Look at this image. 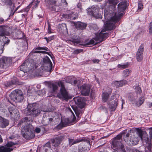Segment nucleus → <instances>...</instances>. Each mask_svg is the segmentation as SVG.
Listing matches in <instances>:
<instances>
[{
	"mask_svg": "<svg viewBox=\"0 0 152 152\" xmlns=\"http://www.w3.org/2000/svg\"><path fill=\"white\" fill-rule=\"evenodd\" d=\"M118 3L117 0H109V7L104 10L105 18L108 21L104 29L99 34H96L94 39L96 41L101 42L106 39L109 36V34L104 33L106 31L114 29L116 27L115 23L119 21L121 17L123 15V13L117 14L115 12L116 6Z\"/></svg>",
	"mask_w": 152,
	"mask_h": 152,
	"instance_id": "f257e3e1",
	"label": "nucleus"
},
{
	"mask_svg": "<svg viewBox=\"0 0 152 152\" xmlns=\"http://www.w3.org/2000/svg\"><path fill=\"white\" fill-rule=\"evenodd\" d=\"M58 86L61 88L60 93L57 94V97L63 100H67L70 98L68 92L66 90L64 86V82L62 81L58 82V83H53L49 85L50 90L51 92H56L58 89Z\"/></svg>",
	"mask_w": 152,
	"mask_h": 152,
	"instance_id": "f03ea898",
	"label": "nucleus"
},
{
	"mask_svg": "<svg viewBox=\"0 0 152 152\" xmlns=\"http://www.w3.org/2000/svg\"><path fill=\"white\" fill-rule=\"evenodd\" d=\"M111 91L108 93L107 92H104L102 94V99L104 102H106L107 101V104L110 106V107L111 110L114 111L115 110L118 105V100L117 98H115V94L111 96L109 99V96L111 94Z\"/></svg>",
	"mask_w": 152,
	"mask_h": 152,
	"instance_id": "7ed1b4c3",
	"label": "nucleus"
},
{
	"mask_svg": "<svg viewBox=\"0 0 152 152\" xmlns=\"http://www.w3.org/2000/svg\"><path fill=\"white\" fill-rule=\"evenodd\" d=\"M47 7L52 11L56 12L58 11V6L60 7H66L67 3L66 0H45Z\"/></svg>",
	"mask_w": 152,
	"mask_h": 152,
	"instance_id": "20e7f679",
	"label": "nucleus"
},
{
	"mask_svg": "<svg viewBox=\"0 0 152 152\" xmlns=\"http://www.w3.org/2000/svg\"><path fill=\"white\" fill-rule=\"evenodd\" d=\"M38 67L36 60H34L31 58H28L20 66V71L19 73L23 72H25L33 71Z\"/></svg>",
	"mask_w": 152,
	"mask_h": 152,
	"instance_id": "39448f33",
	"label": "nucleus"
},
{
	"mask_svg": "<svg viewBox=\"0 0 152 152\" xmlns=\"http://www.w3.org/2000/svg\"><path fill=\"white\" fill-rule=\"evenodd\" d=\"M33 127L32 125L29 124L25 126L23 124L21 128V133L23 137L27 139H31L34 137L35 135Z\"/></svg>",
	"mask_w": 152,
	"mask_h": 152,
	"instance_id": "423d86ee",
	"label": "nucleus"
},
{
	"mask_svg": "<svg viewBox=\"0 0 152 152\" xmlns=\"http://www.w3.org/2000/svg\"><path fill=\"white\" fill-rule=\"evenodd\" d=\"M121 134H118L113 139L112 145L114 148L117 149L114 152H126L124 145L121 142Z\"/></svg>",
	"mask_w": 152,
	"mask_h": 152,
	"instance_id": "0eeeda50",
	"label": "nucleus"
},
{
	"mask_svg": "<svg viewBox=\"0 0 152 152\" xmlns=\"http://www.w3.org/2000/svg\"><path fill=\"white\" fill-rule=\"evenodd\" d=\"M10 99L15 102H20L23 100L24 97L23 93L21 90H16L10 94Z\"/></svg>",
	"mask_w": 152,
	"mask_h": 152,
	"instance_id": "6e6552de",
	"label": "nucleus"
},
{
	"mask_svg": "<svg viewBox=\"0 0 152 152\" xmlns=\"http://www.w3.org/2000/svg\"><path fill=\"white\" fill-rule=\"evenodd\" d=\"M36 104H29L26 110V113L27 115H32L36 116L39 115L40 112L38 109Z\"/></svg>",
	"mask_w": 152,
	"mask_h": 152,
	"instance_id": "1a4fd4ad",
	"label": "nucleus"
},
{
	"mask_svg": "<svg viewBox=\"0 0 152 152\" xmlns=\"http://www.w3.org/2000/svg\"><path fill=\"white\" fill-rule=\"evenodd\" d=\"M44 64L43 66L42 67V69L47 72H49V73L51 71L52 69V63L49 58L46 56L43 59Z\"/></svg>",
	"mask_w": 152,
	"mask_h": 152,
	"instance_id": "9d476101",
	"label": "nucleus"
},
{
	"mask_svg": "<svg viewBox=\"0 0 152 152\" xmlns=\"http://www.w3.org/2000/svg\"><path fill=\"white\" fill-rule=\"evenodd\" d=\"M18 143V142H9L6 145L0 147V152H10L13 150V149L11 148Z\"/></svg>",
	"mask_w": 152,
	"mask_h": 152,
	"instance_id": "9b49d317",
	"label": "nucleus"
},
{
	"mask_svg": "<svg viewBox=\"0 0 152 152\" xmlns=\"http://www.w3.org/2000/svg\"><path fill=\"white\" fill-rule=\"evenodd\" d=\"M12 61V60L10 58L3 57L0 59V67L6 69L10 66Z\"/></svg>",
	"mask_w": 152,
	"mask_h": 152,
	"instance_id": "f8f14e48",
	"label": "nucleus"
},
{
	"mask_svg": "<svg viewBox=\"0 0 152 152\" xmlns=\"http://www.w3.org/2000/svg\"><path fill=\"white\" fill-rule=\"evenodd\" d=\"M137 134L142 141L145 142L147 143L148 142V138L147 134L139 128H137Z\"/></svg>",
	"mask_w": 152,
	"mask_h": 152,
	"instance_id": "ddd939ff",
	"label": "nucleus"
},
{
	"mask_svg": "<svg viewBox=\"0 0 152 152\" xmlns=\"http://www.w3.org/2000/svg\"><path fill=\"white\" fill-rule=\"evenodd\" d=\"M81 94L84 96H88L90 92V87L88 85H83L81 87Z\"/></svg>",
	"mask_w": 152,
	"mask_h": 152,
	"instance_id": "4468645a",
	"label": "nucleus"
},
{
	"mask_svg": "<svg viewBox=\"0 0 152 152\" xmlns=\"http://www.w3.org/2000/svg\"><path fill=\"white\" fill-rule=\"evenodd\" d=\"M127 83V81L125 80H123L120 81H114L112 82V84L113 86L116 87H119L125 85Z\"/></svg>",
	"mask_w": 152,
	"mask_h": 152,
	"instance_id": "2eb2a0df",
	"label": "nucleus"
},
{
	"mask_svg": "<svg viewBox=\"0 0 152 152\" xmlns=\"http://www.w3.org/2000/svg\"><path fill=\"white\" fill-rule=\"evenodd\" d=\"M43 50L47 51H49V49L46 47H39L35 48V50H33L31 53H42L43 54H47L48 52L45 51H40V50Z\"/></svg>",
	"mask_w": 152,
	"mask_h": 152,
	"instance_id": "dca6fc26",
	"label": "nucleus"
},
{
	"mask_svg": "<svg viewBox=\"0 0 152 152\" xmlns=\"http://www.w3.org/2000/svg\"><path fill=\"white\" fill-rule=\"evenodd\" d=\"M84 149L83 151L82 150L83 148L82 145H80L79 146L78 151L79 152H87L89 151L90 148V144L89 142H86L83 145Z\"/></svg>",
	"mask_w": 152,
	"mask_h": 152,
	"instance_id": "f3484780",
	"label": "nucleus"
},
{
	"mask_svg": "<svg viewBox=\"0 0 152 152\" xmlns=\"http://www.w3.org/2000/svg\"><path fill=\"white\" fill-rule=\"evenodd\" d=\"M64 137L63 136L56 137L55 139L52 140L53 145L55 147H56L60 144L61 142L64 139Z\"/></svg>",
	"mask_w": 152,
	"mask_h": 152,
	"instance_id": "a211bd4d",
	"label": "nucleus"
},
{
	"mask_svg": "<svg viewBox=\"0 0 152 152\" xmlns=\"http://www.w3.org/2000/svg\"><path fill=\"white\" fill-rule=\"evenodd\" d=\"M75 103L81 108L83 107L84 102L83 99L80 97H76L74 98Z\"/></svg>",
	"mask_w": 152,
	"mask_h": 152,
	"instance_id": "6ab92c4d",
	"label": "nucleus"
},
{
	"mask_svg": "<svg viewBox=\"0 0 152 152\" xmlns=\"http://www.w3.org/2000/svg\"><path fill=\"white\" fill-rule=\"evenodd\" d=\"M8 27L4 26H0V37L4 35H9L10 33L7 31Z\"/></svg>",
	"mask_w": 152,
	"mask_h": 152,
	"instance_id": "aec40b11",
	"label": "nucleus"
},
{
	"mask_svg": "<svg viewBox=\"0 0 152 152\" xmlns=\"http://www.w3.org/2000/svg\"><path fill=\"white\" fill-rule=\"evenodd\" d=\"M126 8V3L125 2H121L119 3L118 5V12H123Z\"/></svg>",
	"mask_w": 152,
	"mask_h": 152,
	"instance_id": "412c9836",
	"label": "nucleus"
},
{
	"mask_svg": "<svg viewBox=\"0 0 152 152\" xmlns=\"http://www.w3.org/2000/svg\"><path fill=\"white\" fill-rule=\"evenodd\" d=\"M9 124V121L0 116V126L2 128L5 127Z\"/></svg>",
	"mask_w": 152,
	"mask_h": 152,
	"instance_id": "4be33fe9",
	"label": "nucleus"
},
{
	"mask_svg": "<svg viewBox=\"0 0 152 152\" xmlns=\"http://www.w3.org/2000/svg\"><path fill=\"white\" fill-rule=\"evenodd\" d=\"M9 111L10 114L12 115L13 116L16 115L18 113V110L14 107H10L9 108Z\"/></svg>",
	"mask_w": 152,
	"mask_h": 152,
	"instance_id": "5701e85b",
	"label": "nucleus"
},
{
	"mask_svg": "<svg viewBox=\"0 0 152 152\" xmlns=\"http://www.w3.org/2000/svg\"><path fill=\"white\" fill-rule=\"evenodd\" d=\"M70 110L72 113V114L73 115V118L71 121L69 119V118H67L66 119L65 121L66 123L65 124V125H71L73 124L74 123V122L75 121L76 118L75 116V115H74V113H73L72 110H71V109H70Z\"/></svg>",
	"mask_w": 152,
	"mask_h": 152,
	"instance_id": "b1692460",
	"label": "nucleus"
},
{
	"mask_svg": "<svg viewBox=\"0 0 152 152\" xmlns=\"http://www.w3.org/2000/svg\"><path fill=\"white\" fill-rule=\"evenodd\" d=\"M140 140V137H135L134 136L132 137V138L130 139V142L131 143L130 144H132L133 145H136L138 143V142Z\"/></svg>",
	"mask_w": 152,
	"mask_h": 152,
	"instance_id": "393cba45",
	"label": "nucleus"
},
{
	"mask_svg": "<svg viewBox=\"0 0 152 152\" xmlns=\"http://www.w3.org/2000/svg\"><path fill=\"white\" fill-rule=\"evenodd\" d=\"M144 101V97L141 96L139 98L138 100L136 102L135 105L137 107H140L143 104Z\"/></svg>",
	"mask_w": 152,
	"mask_h": 152,
	"instance_id": "a878e982",
	"label": "nucleus"
},
{
	"mask_svg": "<svg viewBox=\"0 0 152 152\" xmlns=\"http://www.w3.org/2000/svg\"><path fill=\"white\" fill-rule=\"evenodd\" d=\"M99 10V8L98 6L92 7L90 10L92 12V15H96L98 14Z\"/></svg>",
	"mask_w": 152,
	"mask_h": 152,
	"instance_id": "bb28decb",
	"label": "nucleus"
},
{
	"mask_svg": "<svg viewBox=\"0 0 152 152\" xmlns=\"http://www.w3.org/2000/svg\"><path fill=\"white\" fill-rule=\"evenodd\" d=\"M77 27L80 29L83 30L86 28L87 26L86 23L81 22L78 23L76 24Z\"/></svg>",
	"mask_w": 152,
	"mask_h": 152,
	"instance_id": "cd10ccee",
	"label": "nucleus"
},
{
	"mask_svg": "<svg viewBox=\"0 0 152 152\" xmlns=\"http://www.w3.org/2000/svg\"><path fill=\"white\" fill-rule=\"evenodd\" d=\"M5 35H4L0 37V39H2L3 42H4V45L5 44L8 45L9 43L10 40L8 38L5 36Z\"/></svg>",
	"mask_w": 152,
	"mask_h": 152,
	"instance_id": "c85d7f7f",
	"label": "nucleus"
},
{
	"mask_svg": "<svg viewBox=\"0 0 152 152\" xmlns=\"http://www.w3.org/2000/svg\"><path fill=\"white\" fill-rule=\"evenodd\" d=\"M80 140H74L73 139H69V145L70 146H72V145L78 143L80 142Z\"/></svg>",
	"mask_w": 152,
	"mask_h": 152,
	"instance_id": "c756f323",
	"label": "nucleus"
},
{
	"mask_svg": "<svg viewBox=\"0 0 152 152\" xmlns=\"http://www.w3.org/2000/svg\"><path fill=\"white\" fill-rule=\"evenodd\" d=\"M58 28L61 31L66 30L67 29L66 25L65 23H62L60 24L58 26Z\"/></svg>",
	"mask_w": 152,
	"mask_h": 152,
	"instance_id": "7c9ffc66",
	"label": "nucleus"
},
{
	"mask_svg": "<svg viewBox=\"0 0 152 152\" xmlns=\"http://www.w3.org/2000/svg\"><path fill=\"white\" fill-rule=\"evenodd\" d=\"M136 58L138 61H141L143 59V53H138L137 52L136 56Z\"/></svg>",
	"mask_w": 152,
	"mask_h": 152,
	"instance_id": "2f4dec72",
	"label": "nucleus"
},
{
	"mask_svg": "<svg viewBox=\"0 0 152 152\" xmlns=\"http://www.w3.org/2000/svg\"><path fill=\"white\" fill-rule=\"evenodd\" d=\"M50 148V143L49 142H47L43 146V149L45 152H47L48 150V149Z\"/></svg>",
	"mask_w": 152,
	"mask_h": 152,
	"instance_id": "473e14b6",
	"label": "nucleus"
},
{
	"mask_svg": "<svg viewBox=\"0 0 152 152\" xmlns=\"http://www.w3.org/2000/svg\"><path fill=\"white\" fill-rule=\"evenodd\" d=\"M131 72V71L129 69H126L123 72V76L125 77H127L129 75Z\"/></svg>",
	"mask_w": 152,
	"mask_h": 152,
	"instance_id": "72a5a7b5",
	"label": "nucleus"
},
{
	"mask_svg": "<svg viewBox=\"0 0 152 152\" xmlns=\"http://www.w3.org/2000/svg\"><path fill=\"white\" fill-rule=\"evenodd\" d=\"M18 83V82L17 81H15L14 80H12L10 82H7V83L6 84L7 86L9 87H11L15 84Z\"/></svg>",
	"mask_w": 152,
	"mask_h": 152,
	"instance_id": "f704fd0d",
	"label": "nucleus"
},
{
	"mask_svg": "<svg viewBox=\"0 0 152 152\" xmlns=\"http://www.w3.org/2000/svg\"><path fill=\"white\" fill-rule=\"evenodd\" d=\"M15 36L17 38L21 39L23 36V33L20 31H18L16 33Z\"/></svg>",
	"mask_w": 152,
	"mask_h": 152,
	"instance_id": "c9c22d12",
	"label": "nucleus"
},
{
	"mask_svg": "<svg viewBox=\"0 0 152 152\" xmlns=\"http://www.w3.org/2000/svg\"><path fill=\"white\" fill-rule=\"evenodd\" d=\"M136 99V96H134L132 94H130L129 96V99L131 102L134 101Z\"/></svg>",
	"mask_w": 152,
	"mask_h": 152,
	"instance_id": "e433bc0d",
	"label": "nucleus"
},
{
	"mask_svg": "<svg viewBox=\"0 0 152 152\" xmlns=\"http://www.w3.org/2000/svg\"><path fill=\"white\" fill-rule=\"evenodd\" d=\"M135 91L136 92L137 95H140L142 92L141 88L139 86H137L135 88Z\"/></svg>",
	"mask_w": 152,
	"mask_h": 152,
	"instance_id": "4c0bfd02",
	"label": "nucleus"
},
{
	"mask_svg": "<svg viewBox=\"0 0 152 152\" xmlns=\"http://www.w3.org/2000/svg\"><path fill=\"white\" fill-rule=\"evenodd\" d=\"M128 66V64H119L118 65L117 67L118 68H122L123 69H125Z\"/></svg>",
	"mask_w": 152,
	"mask_h": 152,
	"instance_id": "58836bf2",
	"label": "nucleus"
},
{
	"mask_svg": "<svg viewBox=\"0 0 152 152\" xmlns=\"http://www.w3.org/2000/svg\"><path fill=\"white\" fill-rule=\"evenodd\" d=\"M1 1L3 2L4 4L10 5L12 4L11 0H1Z\"/></svg>",
	"mask_w": 152,
	"mask_h": 152,
	"instance_id": "ea45409f",
	"label": "nucleus"
},
{
	"mask_svg": "<svg viewBox=\"0 0 152 152\" xmlns=\"http://www.w3.org/2000/svg\"><path fill=\"white\" fill-rule=\"evenodd\" d=\"M68 78H66V81L67 82L70 83L72 85H75L77 83V80H74L73 81H71V80H68Z\"/></svg>",
	"mask_w": 152,
	"mask_h": 152,
	"instance_id": "a19ab883",
	"label": "nucleus"
},
{
	"mask_svg": "<svg viewBox=\"0 0 152 152\" xmlns=\"http://www.w3.org/2000/svg\"><path fill=\"white\" fill-rule=\"evenodd\" d=\"M94 40L93 39H91L90 40L89 42L88 43H86V44H80L81 45H84V46H86L90 44H94Z\"/></svg>",
	"mask_w": 152,
	"mask_h": 152,
	"instance_id": "79ce46f5",
	"label": "nucleus"
},
{
	"mask_svg": "<svg viewBox=\"0 0 152 152\" xmlns=\"http://www.w3.org/2000/svg\"><path fill=\"white\" fill-rule=\"evenodd\" d=\"M144 50V48L143 46H140L139 49H138L137 52L138 53H143Z\"/></svg>",
	"mask_w": 152,
	"mask_h": 152,
	"instance_id": "37998d69",
	"label": "nucleus"
},
{
	"mask_svg": "<svg viewBox=\"0 0 152 152\" xmlns=\"http://www.w3.org/2000/svg\"><path fill=\"white\" fill-rule=\"evenodd\" d=\"M149 29L150 33L152 34V22L150 23L149 26Z\"/></svg>",
	"mask_w": 152,
	"mask_h": 152,
	"instance_id": "c03bdc74",
	"label": "nucleus"
},
{
	"mask_svg": "<svg viewBox=\"0 0 152 152\" xmlns=\"http://www.w3.org/2000/svg\"><path fill=\"white\" fill-rule=\"evenodd\" d=\"M143 8V5L140 2L138 4V10H141Z\"/></svg>",
	"mask_w": 152,
	"mask_h": 152,
	"instance_id": "a18cd8bd",
	"label": "nucleus"
},
{
	"mask_svg": "<svg viewBox=\"0 0 152 152\" xmlns=\"http://www.w3.org/2000/svg\"><path fill=\"white\" fill-rule=\"evenodd\" d=\"M147 143L146 146H147V148L150 151L151 150V144L150 143H148V142Z\"/></svg>",
	"mask_w": 152,
	"mask_h": 152,
	"instance_id": "49530a36",
	"label": "nucleus"
},
{
	"mask_svg": "<svg viewBox=\"0 0 152 152\" xmlns=\"http://www.w3.org/2000/svg\"><path fill=\"white\" fill-rule=\"evenodd\" d=\"M83 50L81 49H77L74 51V53L75 54H78L81 52H82Z\"/></svg>",
	"mask_w": 152,
	"mask_h": 152,
	"instance_id": "de8ad7c7",
	"label": "nucleus"
},
{
	"mask_svg": "<svg viewBox=\"0 0 152 152\" xmlns=\"http://www.w3.org/2000/svg\"><path fill=\"white\" fill-rule=\"evenodd\" d=\"M129 152H141L138 150L136 149H130L129 150Z\"/></svg>",
	"mask_w": 152,
	"mask_h": 152,
	"instance_id": "09e8293b",
	"label": "nucleus"
},
{
	"mask_svg": "<svg viewBox=\"0 0 152 152\" xmlns=\"http://www.w3.org/2000/svg\"><path fill=\"white\" fill-rule=\"evenodd\" d=\"M94 63H98L100 60L97 59H93L91 60Z\"/></svg>",
	"mask_w": 152,
	"mask_h": 152,
	"instance_id": "8fccbe9b",
	"label": "nucleus"
},
{
	"mask_svg": "<svg viewBox=\"0 0 152 152\" xmlns=\"http://www.w3.org/2000/svg\"><path fill=\"white\" fill-rule=\"evenodd\" d=\"M149 130L150 131L149 132L150 138H152V127L150 128H149Z\"/></svg>",
	"mask_w": 152,
	"mask_h": 152,
	"instance_id": "3c124183",
	"label": "nucleus"
},
{
	"mask_svg": "<svg viewBox=\"0 0 152 152\" xmlns=\"http://www.w3.org/2000/svg\"><path fill=\"white\" fill-rule=\"evenodd\" d=\"M75 114L77 116V117H79V115L80 114V113L81 112L80 111H75Z\"/></svg>",
	"mask_w": 152,
	"mask_h": 152,
	"instance_id": "603ef678",
	"label": "nucleus"
},
{
	"mask_svg": "<svg viewBox=\"0 0 152 152\" xmlns=\"http://www.w3.org/2000/svg\"><path fill=\"white\" fill-rule=\"evenodd\" d=\"M35 132L37 133H39L41 131L40 129L39 128H36L35 129Z\"/></svg>",
	"mask_w": 152,
	"mask_h": 152,
	"instance_id": "864d4df0",
	"label": "nucleus"
},
{
	"mask_svg": "<svg viewBox=\"0 0 152 152\" xmlns=\"http://www.w3.org/2000/svg\"><path fill=\"white\" fill-rule=\"evenodd\" d=\"M54 36H52L48 37L49 42L51 41V40L54 39Z\"/></svg>",
	"mask_w": 152,
	"mask_h": 152,
	"instance_id": "5fc2aeb1",
	"label": "nucleus"
},
{
	"mask_svg": "<svg viewBox=\"0 0 152 152\" xmlns=\"http://www.w3.org/2000/svg\"><path fill=\"white\" fill-rule=\"evenodd\" d=\"M51 28L50 26V24H48V32L49 33H51Z\"/></svg>",
	"mask_w": 152,
	"mask_h": 152,
	"instance_id": "6e6d98bb",
	"label": "nucleus"
},
{
	"mask_svg": "<svg viewBox=\"0 0 152 152\" xmlns=\"http://www.w3.org/2000/svg\"><path fill=\"white\" fill-rule=\"evenodd\" d=\"M101 108L104 110L106 113H107V108L106 107L102 106L101 107Z\"/></svg>",
	"mask_w": 152,
	"mask_h": 152,
	"instance_id": "4d7b16f0",
	"label": "nucleus"
},
{
	"mask_svg": "<svg viewBox=\"0 0 152 152\" xmlns=\"http://www.w3.org/2000/svg\"><path fill=\"white\" fill-rule=\"evenodd\" d=\"M4 20L2 18H0V24H1L4 23Z\"/></svg>",
	"mask_w": 152,
	"mask_h": 152,
	"instance_id": "13d9d810",
	"label": "nucleus"
},
{
	"mask_svg": "<svg viewBox=\"0 0 152 152\" xmlns=\"http://www.w3.org/2000/svg\"><path fill=\"white\" fill-rule=\"evenodd\" d=\"M3 47H1L0 48V55L3 53Z\"/></svg>",
	"mask_w": 152,
	"mask_h": 152,
	"instance_id": "bf43d9fd",
	"label": "nucleus"
},
{
	"mask_svg": "<svg viewBox=\"0 0 152 152\" xmlns=\"http://www.w3.org/2000/svg\"><path fill=\"white\" fill-rule=\"evenodd\" d=\"M77 7H78V8H79L80 10H81V4H80V3H79L77 5Z\"/></svg>",
	"mask_w": 152,
	"mask_h": 152,
	"instance_id": "052dcab7",
	"label": "nucleus"
},
{
	"mask_svg": "<svg viewBox=\"0 0 152 152\" xmlns=\"http://www.w3.org/2000/svg\"><path fill=\"white\" fill-rule=\"evenodd\" d=\"M28 118L27 117H26L25 118V121H24L23 123L22 122L23 124H26V121L27 120Z\"/></svg>",
	"mask_w": 152,
	"mask_h": 152,
	"instance_id": "680f3d73",
	"label": "nucleus"
},
{
	"mask_svg": "<svg viewBox=\"0 0 152 152\" xmlns=\"http://www.w3.org/2000/svg\"><path fill=\"white\" fill-rule=\"evenodd\" d=\"M73 42H74L75 43H77V44L80 43V42L79 41L76 40H74L73 41Z\"/></svg>",
	"mask_w": 152,
	"mask_h": 152,
	"instance_id": "e2e57ef3",
	"label": "nucleus"
},
{
	"mask_svg": "<svg viewBox=\"0 0 152 152\" xmlns=\"http://www.w3.org/2000/svg\"><path fill=\"white\" fill-rule=\"evenodd\" d=\"M39 3V1H37L35 2V6H36V7H37L38 5V4Z\"/></svg>",
	"mask_w": 152,
	"mask_h": 152,
	"instance_id": "0e129e2a",
	"label": "nucleus"
},
{
	"mask_svg": "<svg viewBox=\"0 0 152 152\" xmlns=\"http://www.w3.org/2000/svg\"><path fill=\"white\" fill-rule=\"evenodd\" d=\"M3 142V140L1 135L0 134V143H1Z\"/></svg>",
	"mask_w": 152,
	"mask_h": 152,
	"instance_id": "69168bd1",
	"label": "nucleus"
},
{
	"mask_svg": "<svg viewBox=\"0 0 152 152\" xmlns=\"http://www.w3.org/2000/svg\"><path fill=\"white\" fill-rule=\"evenodd\" d=\"M49 121H50V122H51L52 121L53 119L52 118H49Z\"/></svg>",
	"mask_w": 152,
	"mask_h": 152,
	"instance_id": "338daca9",
	"label": "nucleus"
},
{
	"mask_svg": "<svg viewBox=\"0 0 152 152\" xmlns=\"http://www.w3.org/2000/svg\"><path fill=\"white\" fill-rule=\"evenodd\" d=\"M44 38L46 40L47 42H49L48 37V38L45 37Z\"/></svg>",
	"mask_w": 152,
	"mask_h": 152,
	"instance_id": "774afa93",
	"label": "nucleus"
}]
</instances>
